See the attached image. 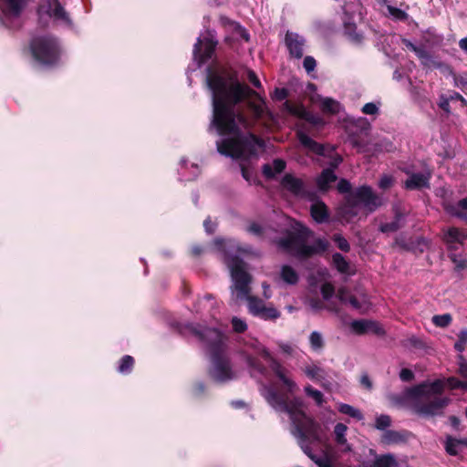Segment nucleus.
I'll use <instances>...</instances> for the list:
<instances>
[{
    "instance_id": "f257e3e1",
    "label": "nucleus",
    "mask_w": 467,
    "mask_h": 467,
    "mask_svg": "<svg viewBox=\"0 0 467 467\" xmlns=\"http://www.w3.org/2000/svg\"><path fill=\"white\" fill-rule=\"evenodd\" d=\"M206 81L213 93V124L219 134L235 136L218 141V151L234 159L255 156L257 150L264 147V143L252 133L240 137L242 129H248L249 122L237 105L246 99L254 98L248 100L247 105L254 116L260 118L265 112V100L258 93L232 76L210 73Z\"/></svg>"
},
{
    "instance_id": "f03ea898",
    "label": "nucleus",
    "mask_w": 467,
    "mask_h": 467,
    "mask_svg": "<svg viewBox=\"0 0 467 467\" xmlns=\"http://www.w3.org/2000/svg\"><path fill=\"white\" fill-rule=\"evenodd\" d=\"M234 248L240 254L251 253L250 247H241L236 245L234 242L230 241L228 244L229 251H232ZM229 254L230 252H227L224 262L230 270L233 280L231 286L232 302L238 304L240 301L247 300L249 311L253 315L258 316L264 319H276L279 317L280 313L275 307L266 306L261 299L250 296L249 284L251 282V276L246 272L244 262L237 256H233Z\"/></svg>"
},
{
    "instance_id": "7ed1b4c3",
    "label": "nucleus",
    "mask_w": 467,
    "mask_h": 467,
    "mask_svg": "<svg viewBox=\"0 0 467 467\" xmlns=\"http://www.w3.org/2000/svg\"><path fill=\"white\" fill-rule=\"evenodd\" d=\"M265 398L275 410L288 414L294 427L292 433L297 438L301 447H303V443L306 444L307 436L315 441H319L321 426L304 411V401L301 398L295 397L289 400L273 389L266 390Z\"/></svg>"
},
{
    "instance_id": "20e7f679",
    "label": "nucleus",
    "mask_w": 467,
    "mask_h": 467,
    "mask_svg": "<svg viewBox=\"0 0 467 467\" xmlns=\"http://www.w3.org/2000/svg\"><path fill=\"white\" fill-rule=\"evenodd\" d=\"M443 387L441 380H435L414 388L412 395L417 399L414 404L415 412L424 417L441 415L444 408L450 403V399L438 397Z\"/></svg>"
},
{
    "instance_id": "39448f33",
    "label": "nucleus",
    "mask_w": 467,
    "mask_h": 467,
    "mask_svg": "<svg viewBox=\"0 0 467 467\" xmlns=\"http://www.w3.org/2000/svg\"><path fill=\"white\" fill-rule=\"evenodd\" d=\"M310 232L306 227L296 223L291 231H287L284 237L276 241V244L283 251L300 257L309 256L327 248V243L320 239L317 240L315 245L307 244Z\"/></svg>"
},
{
    "instance_id": "423d86ee",
    "label": "nucleus",
    "mask_w": 467,
    "mask_h": 467,
    "mask_svg": "<svg viewBox=\"0 0 467 467\" xmlns=\"http://www.w3.org/2000/svg\"><path fill=\"white\" fill-rule=\"evenodd\" d=\"M33 58L44 66L55 65L59 58V47L56 38L50 36H36L30 42Z\"/></svg>"
},
{
    "instance_id": "0eeeda50",
    "label": "nucleus",
    "mask_w": 467,
    "mask_h": 467,
    "mask_svg": "<svg viewBox=\"0 0 467 467\" xmlns=\"http://www.w3.org/2000/svg\"><path fill=\"white\" fill-rule=\"evenodd\" d=\"M249 346L269 362L270 368L286 387L288 392L293 393L298 389L296 383L287 376L286 369L280 362L272 357L270 352L260 342L257 340H252Z\"/></svg>"
},
{
    "instance_id": "6e6552de",
    "label": "nucleus",
    "mask_w": 467,
    "mask_h": 467,
    "mask_svg": "<svg viewBox=\"0 0 467 467\" xmlns=\"http://www.w3.org/2000/svg\"><path fill=\"white\" fill-rule=\"evenodd\" d=\"M337 297L343 304H349L354 309L360 312H366L370 306L368 297L363 291H357L353 295L346 287H340L337 290Z\"/></svg>"
},
{
    "instance_id": "1a4fd4ad",
    "label": "nucleus",
    "mask_w": 467,
    "mask_h": 467,
    "mask_svg": "<svg viewBox=\"0 0 467 467\" xmlns=\"http://www.w3.org/2000/svg\"><path fill=\"white\" fill-rule=\"evenodd\" d=\"M355 197L358 202L363 203L364 207L369 212H373L382 205V200L375 194L368 186H362L355 192Z\"/></svg>"
},
{
    "instance_id": "9d476101",
    "label": "nucleus",
    "mask_w": 467,
    "mask_h": 467,
    "mask_svg": "<svg viewBox=\"0 0 467 467\" xmlns=\"http://www.w3.org/2000/svg\"><path fill=\"white\" fill-rule=\"evenodd\" d=\"M37 14H47L48 16L56 20L67 21L68 16L58 0H46L37 7Z\"/></svg>"
},
{
    "instance_id": "9b49d317",
    "label": "nucleus",
    "mask_w": 467,
    "mask_h": 467,
    "mask_svg": "<svg viewBox=\"0 0 467 467\" xmlns=\"http://www.w3.org/2000/svg\"><path fill=\"white\" fill-rule=\"evenodd\" d=\"M283 186L297 196L314 200L316 197L315 192H309L306 189L303 181L299 178L294 177L291 174H286L282 180Z\"/></svg>"
},
{
    "instance_id": "f8f14e48",
    "label": "nucleus",
    "mask_w": 467,
    "mask_h": 467,
    "mask_svg": "<svg viewBox=\"0 0 467 467\" xmlns=\"http://www.w3.org/2000/svg\"><path fill=\"white\" fill-rule=\"evenodd\" d=\"M350 327L352 331L358 335L368 333L383 335L385 333L383 327L379 322L368 319L354 320L351 322Z\"/></svg>"
},
{
    "instance_id": "ddd939ff",
    "label": "nucleus",
    "mask_w": 467,
    "mask_h": 467,
    "mask_svg": "<svg viewBox=\"0 0 467 467\" xmlns=\"http://www.w3.org/2000/svg\"><path fill=\"white\" fill-rule=\"evenodd\" d=\"M442 240L447 244L448 249L456 250V244H463L464 230L457 227H450L442 230Z\"/></svg>"
},
{
    "instance_id": "4468645a",
    "label": "nucleus",
    "mask_w": 467,
    "mask_h": 467,
    "mask_svg": "<svg viewBox=\"0 0 467 467\" xmlns=\"http://www.w3.org/2000/svg\"><path fill=\"white\" fill-rule=\"evenodd\" d=\"M347 431L348 426L344 423H337L333 431L335 442L344 453L352 451V446L347 439Z\"/></svg>"
},
{
    "instance_id": "2eb2a0df",
    "label": "nucleus",
    "mask_w": 467,
    "mask_h": 467,
    "mask_svg": "<svg viewBox=\"0 0 467 467\" xmlns=\"http://www.w3.org/2000/svg\"><path fill=\"white\" fill-rule=\"evenodd\" d=\"M285 44L290 52V55L300 58L303 56V47L305 40L303 37L296 33L288 32L285 36Z\"/></svg>"
},
{
    "instance_id": "dca6fc26",
    "label": "nucleus",
    "mask_w": 467,
    "mask_h": 467,
    "mask_svg": "<svg viewBox=\"0 0 467 467\" xmlns=\"http://www.w3.org/2000/svg\"><path fill=\"white\" fill-rule=\"evenodd\" d=\"M303 371L310 379L320 382L325 389H330V383L326 381V372L321 367L313 363L305 366Z\"/></svg>"
},
{
    "instance_id": "f3484780",
    "label": "nucleus",
    "mask_w": 467,
    "mask_h": 467,
    "mask_svg": "<svg viewBox=\"0 0 467 467\" xmlns=\"http://www.w3.org/2000/svg\"><path fill=\"white\" fill-rule=\"evenodd\" d=\"M431 172L411 173L404 182V187L408 190H416L423 187H429Z\"/></svg>"
},
{
    "instance_id": "a211bd4d",
    "label": "nucleus",
    "mask_w": 467,
    "mask_h": 467,
    "mask_svg": "<svg viewBox=\"0 0 467 467\" xmlns=\"http://www.w3.org/2000/svg\"><path fill=\"white\" fill-rule=\"evenodd\" d=\"M212 376L218 381H225L232 378L229 362L225 359H216Z\"/></svg>"
},
{
    "instance_id": "6ab92c4d",
    "label": "nucleus",
    "mask_w": 467,
    "mask_h": 467,
    "mask_svg": "<svg viewBox=\"0 0 467 467\" xmlns=\"http://www.w3.org/2000/svg\"><path fill=\"white\" fill-rule=\"evenodd\" d=\"M314 202L310 207V213L313 219L317 223H323L328 218V211L327 205L318 200H313Z\"/></svg>"
},
{
    "instance_id": "aec40b11",
    "label": "nucleus",
    "mask_w": 467,
    "mask_h": 467,
    "mask_svg": "<svg viewBox=\"0 0 467 467\" xmlns=\"http://www.w3.org/2000/svg\"><path fill=\"white\" fill-rule=\"evenodd\" d=\"M297 137L300 141V143L308 149L309 150L322 155L324 154V147L321 144H318L315 140H313L310 137H308L306 134H305L303 131L297 132Z\"/></svg>"
},
{
    "instance_id": "412c9836",
    "label": "nucleus",
    "mask_w": 467,
    "mask_h": 467,
    "mask_svg": "<svg viewBox=\"0 0 467 467\" xmlns=\"http://www.w3.org/2000/svg\"><path fill=\"white\" fill-rule=\"evenodd\" d=\"M319 106L323 112L329 114H337L342 109L341 104L331 99L318 97Z\"/></svg>"
},
{
    "instance_id": "4be33fe9",
    "label": "nucleus",
    "mask_w": 467,
    "mask_h": 467,
    "mask_svg": "<svg viewBox=\"0 0 467 467\" xmlns=\"http://www.w3.org/2000/svg\"><path fill=\"white\" fill-rule=\"evenodd\" d=\"M337 180V176L331 169L324 170L317 180V184L321 191H327L329 184Z\"/></svg>"
},
{
    "instance_id": "5701e85b",
    "label": "nucleus",
    "mask_w": 467,
    "mask_h": 467,
    "mask_svg": "<svg viewBox=\"0 0 467 467\" xmlns=\"http://www.w3.org/2000/svg\"><path fill=\"white\" fill-rule=\"evenodd\" d=\"M285 168V162L282 160H275L272 164H265L263 173L267 178H273L275 174L280 173Z\"/></svg>"
},
{
    "instance_id": "b1692460",
    "label": "nucleus",
    "mask_w": 467,
    "mask_h": 467,
    "mask_svg": "<svg viewBox=\"0 0 467 467\" xmlns=\"http://www.w3.org/2000/svg\"><path fill=\"white\" fill-rule=\"evenodd\" d=\"M282 280L287 285H296L298 282V274L290 265H283L280 272Z\"/></svg>"
},
{
    "instance_id": "393cba45",
    "label": "nucleus",
    "mask_w": 467,
    "mask_h": 467,
    "mask_svg": "<svg viewBox=\"0 0 467 467\" xmlns=\"http://www.w3.org/2000/svg\"><path fill=\"white\" fill-rule=\"evenodd\" d=\"M405 436L395 431H387L381 436V442L386 445L397 444L405 441Z\"/></svg>"
},
{
    "instance_id": "a878e982",
    "label": "nucleus",
    "mask_w": 467,
    "mask_h": 467,
    "mask_svg": "<svg viewBox=\"0 0 467 467\" xmlns=\"http://www.w3.org/2000/svg\"><path fill=\"white\" fill-rule=\"evenodd\" d=\"M307 305L312 312H319L324 309H327L332 312H338V308L333 305L327 306L323 300L319 298H310L307 300Z\"/></svg>"
},
{
    "instance_id": "bb28decb",
    "label": "nucleus",
    "mask_w": 467,
    "mask_h": 467,
    "mask_svg": "<svg viewBox=\"0 0 467 467\" xmlns=\"http://www.w3.org/2000/svg\"><path fill=\"white\" fill-rule=\"evenodd\" d=\"M403 215L400 213H396L395 219L391 223H383L380 225L379 230L382 233L396 232L402 226Z\"/></svg>"
},
{
    "instance_id": "cd10ccee",
    "label": "nucleus",
    "mask_w": 467,
    "mask_h": 467,
    "mask_svg": "<svg viewBox=\"0 0 467 467\" xmlns=\"http://www.w3.org/2000/svg\"><path fill=\"white\" fill-rule=\"evenodd\" d=\"M304 391L307 397L314 400L317 406L321 407L326 402L324 394L320 390L314 389L311 385L305 386Z\"/></svg>"
},
{
    "instance_id": "c85d7f7f",
    "label": "nucleus",
    "mask_w": 467,
    "mask_h": 467,
    "mask_svg": "<svg viewBox=\"0 0 467 467\" xmlns=\"http://www.w3.org/2000/svg\"><path fill=\"white\" fill-rule=\"evenodd\" d=\"M375 467H398V462L392 454L378 456L374 462Z\"/></svg>"
},
{
    "instance_id": "c756f323",
    "label": "nucleus",
    "mask_w": 467,
    "mask_h": 467,
    "mask_svg": "<svg viewBox=\"0 0 467 467\" xmlns=\"http://www.w3.org/2000/svg\"><path fill=\"white\" fill-rule=\"evenodd\" d=\"M447 210L453 216L461 219H466L467 213L462 210H467V197L459 201L457 205L449 207Z\"/></svg>"
},
{
    "instance_id": "7c9ffc66",
    "label": "nucleus",
    "mask_w": 467,
    "mask_h": 467,
    "mask_svg": "<svg viewBox=\"0 0 467 467\" xmlns=\"http://www.w3.org/2000/svg\"><path fill=\"white\" fill-rule=\"evenodd\" d=\"M337 409L339 412L348 415L349 417H352L358 420H361L363 419L361 411L351 405L340 403Z\"/></svg>"
},
{
    "instance_id": "2f4dec72",
    "label": "nucleus",
    "mask_w": 467,
    "mask_h": 467,
    "mask_svg": "<svg viewBox=\"0 0 467 467\" xmlns=\"http://www.w3.org/2000/svg\"><path fill=\"white\" fill-rule=\"evenodd\" d=\"M201 40L199 39L196 45L194 46V56L195 57H199V63L204 62L206 59L210 58L212 56V53L213 52V46L211 43H208L205 47V51L203 54L199 55L200 47H201Z\"/></svg>"
},
{
    "instance_id": "473e14b6",
    "label": "nucleus",
    "mask_w": 467,
    "mask_h": 467,
    "mask_svg": "<svg viewBox=\"0 0 467 467\" xmlns=\"http://www.w3.org/2000/svg\"><path fill=\"white\" fill-rule=\"evenodd\" d=\"M421 64L429 68V69H434V68H444L446 70H450V67L446 64L437 60L435 57L431 56L430 54L427 55V57L424 58V60L421 62Z\"/></svg>"
},
{
    "instance_id": "72a5a7b5",
    "label": "nucleus",
    "mask_w": 467,
    "mask_h": 467,
    "mask_svg": "<svg viewBox=\"0 0 467 467\" xmlns=\"http://www.w3.org/2000/svg\"><path fill=\"white\" fill-rule=\"evenodd\" d=\"M309 343L313 350H321L324 348V338L322 334L318 331H313L309 336Z\"/></svg>"
},
{
    "instance_id": "f704fd0d",
    "label": "nucleus",
    "mask_w": 467,
    "mask_h": 467,
    "mask_svg": "<svg viewBox=\"0 0 467 467\" xmlns=\"http://www.w3.org/2000/svg\"><path fill=\"white\" fill-rule=\"evenodd\" d=\"M460 447L458 439L453 438L451 435L446 437L445 451L448 454L457 455L459 453Z\"/></svg>"
},
{
    "instance_id": "c9c22d12",
    "label": "nucleus",
    "mask_w": 467,
    "mask_h": 467,
    "mask_svg": "<svg viewBox=\"0 0 467 467\" xmlns=\"http://www.w3.org/2000/svg\"><path fill=\"white\" fill-rule=\"evenodd\" d=\"M431 320L438 327H447L451 323L452 317L451 314L436 315Z\"/></svg>"
},
{
    "instance_id": "e433bc0d",
    "label": "nucleus",
    "mask_w": 467,
    "mask_h": 467,
    "mask_svg": "<svg viewBox=\"0 0 467 467\" xmlns=\"http://www.w3.org/2000/svg\"><path fill=\"white\" fill-rule=\"evenodd\" d=\"M193 333L203 339L213 338L219 340L221 337L220 333L216 329L205 328L203 331L193 329Z\"/></svg>"
},
{
    "instance_id": "4c0bfd02",
    "label": "nucleus",
    "mask_w": 467,
    "mask_h": 467,
    "mask_svg": "<svg viewBox=\"0 0 467 467\" xmlns=\"http://www.w3.org/2000/svg\"><path fill=\"white\" fill-rule=\"evenodd\" d=\"M333 263L336 268L341 273H347L348 270V263L340 254L333 255Z\"/></svg>"
},
{
    "instance_id": "58836bf2",
    "label": "nucleus",
    "mask_w": 467,
    "mask_h": 467,
    "mask_svg": "<svg viewBox=\"0 0 467 467\" xmlns=\"http://www.w3.org/2000/svg\"><path fill=\"white\" fill-rule=\"evenodd\" d=\"M395 179L392 175L383 174L379 181V187L382 190H388L394 185Z\"/></svg>"
},
{
    "instance_id": "ea45409f",
    "label": "nucleus",
    "mask_w": 467,
    "mask_h": 467,
    "mask_svg": "<svg viewBox=\"0 0 467 467\" xmlns=\"http://www.w3.org/2000/svg\"><path fill=\"white\" fill-rule=\"evenodd\" d=\"M321 294L324 300H329L335 294V287L330 283H324L321 285Z\"/></svg>"
},
{
    "instance_id": "a19ab883",
    "label": "nucleus",
    "mask_w": 467,
    "mask_h": 467,
    "mask_svg": "<svg viewBox=\"0 0 467 467\" xmlns=\"http://www.w3.org/2000/svg\"><path fill=\"white\" fill-rule=\"evenodd\" d=\"M390 423H391V420H390L389 416L380 415V416L377 417V419H376L375 427L378 430H385L386 428H388L390 425Z\"/></svg>"
},
{
    "instance_id": "79ce46f5",
    "label": "nucleus",
    "mask_w": 467,
    "mask_h": 467,
    "mask_svg": "<svg viewBox=\"0 0 467 467\" xmlns=\"http://www.w3.org/2000/svg\"><path fill=\"white\" fill-rule=\"evenodd\" d=\"M389 14L398 20H405L408 17V15L401 9L397 7L388 5Z\"/></svg>"
},
{
    "instance_id": "37998d69",
    "label": "nucleus",
    "mask_w": 467,
    "mask_h": 467,
    "mask_svg": "<svg viewBox=\"0 0 467 467\" xmlns=\"http://www.w3.org/2000/svg\"><path fill=\"white\" fill-rule=\"evenodd\" d=\"M337 247L344 252H348L350 249L348 242L340 234H335L333 237Z\"/></svg>"
},
{
    "instance_id": "c03bdc74",
    "label": "nucleus",
    "mask_w": 467,
    "mask_h": 467,
    "mask_svg": "<svg viewBox=\"0 0 467 467\" xmlns=\"http://www.w3.org/2000/svg\"><path fill=\"white\" fill-rule=\"evenodd\" d=\"M302 117L306 121H308L309 123H311L313 125H317V126L324 125V120L322 119V118H320L318 116H315L309 112L304 111L302 114Z\"/></svg>"
},
{
    "instance_id": "a18cd8bd",
    "label": "nucleus",
    "mask_w": 467,
    "mask_h": 467,
    "mask_svg": "<svg viewBox=\"0 0 467 467\" xmlns=\"http://www.w3.org/2000/svg\"><path fill=\"white\" fill-rule=\"evenodd\" d=\"M451 260L455 265V268L457 270H463L467 267V261L465 259L461 258L455 254H450Z\"/></svg>"
},
{
    "instance_id": "49530a36",
    "label": "nucleus",
    "mask_w": 467,
    "mask_h": 467,
    "mask_svg": "<svg viewBox=\"0 0 467 467\" xmlns=\"http://www.w3.org/2000/svg\"><path fill=\"white\" fill-rule=\"evenodd\" d=\"M133 358L130 357V356H125L122 360H121V364L119 368V369L121 371V372H128L130 370V368H132L133 366Z\"/></svg>"
},
{
    "instance_id": "de8ad7c7",
    "label": "nucleus",
    "mask_w": 467,
    "mask_h": 467,
    "mask_svg": "<svg viewBox=\"0 0 467 467\" xmlns=\"http://www.w3.org/2000/svg\"><path fill=\"white\" fill-rule=\"evenodd\" d=\"M447 384L450 389H467V382L461 381L455 378H449L447 379Z\"/></svg>"
},
{
    "instance_id": "09e8293b",
    "label": "nucleus",
    "mask_w": 467,
    "mask_h": 467,
    "mask_svg": "<svg viewBox=\"0 0 467 467\" xmlns=\"http://www.w3.org/2000/svg\"><path fill=\"white\" fill-rule=\"evenodd\" d=\"M232 325L234 330L238 333L244 332L247 328L246 323L238 317H233Z\"/></svg>"
},
{
    "instance_id": "8fccbe9b",
    "label": "nucleus",
    "mask_w": 467,
    "mask_h": 467,
    "mask_svg": "<svg viewBox=\"0 0 467 467\" xmlns=\"http://www.w3.org/2000/svg\"><path fill=\"white\" fill-rule=\"evenodd\" d=\"M400 379L404 382L411 381L414 379V373L409 368H402L400 372Z\"/></svg>"
},
{
    "instance_id": "3c124183",
    "label": "nucleus",
    "mask_w": 467,
    "mask_h": 467,
    "mask_svg": "<svg viewBox=\"0 0 467 467\" xmlns=\"http://www.w3.org/2000/svg\"><path fill=\"white\" fill-rule=\"evenodd\" d=\"M378 111L379 109L377 105L372 102L365 104L362 108V112L368 115H375L378 113Z\"/></svg>"
},
{
    "instance_id": "603ef678",
    "label": "nucleus",
    "mask_w": 467,
    "mask_h": 467,
    "mask_svg": "<svg viewBox=\"0 0 467 467\" xmlns=\"http://www.w3.org/2000/svg\"><path fill=\"white\" fill-rule=\"evenodd\" d=\"M452 100L450 98L445 97L444 95H441L440 97V102L439 106L441 109H442L445 112L450 113V101Z\"/></svg>"
},
{
    "instance_id": "864d4df0",
    "label": "nucleus",
    "mask_w": 467,
    "mask_h": 467,
    "mask_svg": "<svg viewBox=\"0 0 467 467\" xmlns=\"http://www.w3.org/2000/svg\"><path fill=\"white\" fill-rule=\"evenodd\" d=\"M303 64L307 72L313 71L316 67V60L312 57H306Z\"/></svg>"
},
{
    "instance_id": "5fc2aeb1",
    "label": "nucleus",
    "mask_w": 467,
    "mask_h": 467,
    "mask_svg": "<svg viewBox=\"0 0 467 467\" xmlns=\"http://www.w3.org/2000/svg\"><path fill=\"white\" fill-rule=\"evenodd\" d=\"M351 189V185L348 181L342 179L337 183V190L341 193L348 192Z\"/></svg>"
},
{
    "instance_id": "6e6d98bb",
    "label": "nucleus",
    "mask_w": 467,
    "mask_h": 467,
    "mask_svg": "<svg viewBox=\"0 0 467 467\" xmlns=\"http://www.w3.org/2000/svg\"><path fill=\"white\" fill-rule=\"evenodd\" d=\"M278 346H279L281 351L283 353L286 354V355L291 356L294 353L293 347L290 344H288V343L281 342V343L278 344Z\"/></svg>"
},
{
    "instance_id": "4d7b16f0",
    "label": "nucleus",
    "mask_w": 467,
    "mask_h": 467,
    "mask_svg": "<svg viewBox=\"0 0 467 467\" xmlns=\"http://www.w3.org/2000/svg\"><path fill=\"white\" fill-rule=\"evenodd\" d=\"M304 451L309 456V458L315 462V463L317 464V462H319V461H328L327 459L324 460V459H320L318 457H317L316 455L312 454L311 451H310V448L308 447V445L303 443V447H301Z\"/></svg>"
},
{
    "instance_id": "13d9d810",
    "label": "nucleus",
    "mask_w": 467,
    "mask_h": 467,
    "mask_svg": "<svg viewBox=\"0 0 467 467\" xmlns=\"http://www.w3.org/2000/svg\"><path fill=\"white\" fill-rule=\"evenodd\" d=\"M248 79L255 88L261 87V83L254 72H253V71L248 72Z\"/></svg>"
},
{
    "instance_id": "bf43d9fd",
    "label": "nucleus",
    "mask_w": 467,
    "mask_h": 467,
    "mask_svg": "<svg viewBox=\"0 0 467 467\" xmlns=\"http://www.w3.org/2000/svg\"><path fill=\"white\" fill-rule=\"evenodd\" d=\"M454 83H455V86L462 88L463 90H465V88H467V78H465L463 77L455 78Z\"/></svg>"
},
{
    "instance_id": "052dcab7",
    "label": "nucleus",
    "mask_w": 467,
    "mask_h": 467,
    "mask_svg": "<svg viewBox=\"0 0 467 467\" xmlns=\"http://www.w3.org/2000/svg\"><path fill=\"white\" fill-rule=\"evenodd\" d=\"M360 383L368 389L372 388V382L367 374L361 376Z\"/></svg>"
},
{
    "instance_id": "680f3d73",
    "label": "nucleus",
    "mask_w": 467,
    "mask_h": 467,
    "mask_svg": "<svg viewBox=\"0 0 467 467\" xmlns=\"http://www.w3.org/2000/svg\"><path fill=\"white\" fill-rule=\"evenodd\" d=\"M413 52L417 55V57L420 59L421 62L424 60V58L429 54L425 49H423L421 47H418L415 48V50Z\"/></svg>"
},
{
    "instance_id": "e2e57ef3",
    "label": "nucleus",
    "mask_w": 467,
    "mask_h": 467,
    "mask_svg": "<svg viewBox=\"0 0 467 467\" xmlns=\"http://www.w3.org/2000/svg\"><path fill=\"white\" fill-rule=\"evenodd\" d=\"M413 52L417 55V57L420 59L421 62L424 60V58L429 54L425 49H423L421 47H418L415 48V50Z\"/></svg>"
},
{
    "instance_id": "0e129e2a",
    "label": "nucleus",
    "mask_w": 467,
    "mask_h": 467,
    "mask_svg": "<svg viewBox=\"0 0 467 467\" xmlns=\"http://www.w3.org/2000/svg\"><path fill=\"white\" fill-rule=\"evenodd\" d=\"M275 95L277 99L283 100L284 99L286 98L287 92L284 88H281V89L276 88Z\"/></svg>"
},
{
    "instance_id": "69168bd1",
    "label": "nucleus",
    "mask_w": 467,
    "mask_h": 467,
    "mask_svg": "<svg viewBox=\"0 0 467 467\" xmlns=\"http://www.w3.org/2000/svg\"><path fill=\"white\" fill-rule=\"evenodd\" d=\"M241 171L243 177L247 181L250 182L252 178V174L248 169H246L244 165H241Z\"/></svg>"
},
{
    "instance_id": "338daca9",
    "label": "nucleus",
    "mask_w": 467,
    "mask_h": 467,
    "mask_svg": "<svg viewBox=\"0 0 467 467\" xmlns=\"http://www.w3.org/2000/svg\"><path fill=\"white\" fill-rule=\"evenodd\" d=\"M459 373L467 378V362L462 361L460 363Z\"/></svg>"
},
{
    "instance_id": "774afa93",
    "label": "nucleus",
    "mask_w": 467,
    "mask_h": 467,
    "mask_svg": "<svg viewBox=\"0 0 467 467\" xmlns=\"http://www.w3.org/2000/svg\"><path fill=\"white\" fill-rule=\"evenodd\" d=\"M458 339H460L464 344L467 343V328L461 330L458 334Z\"/></svg>"
}]
</instances>
